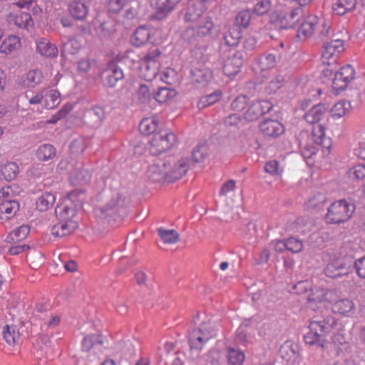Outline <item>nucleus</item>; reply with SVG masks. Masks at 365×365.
Wrapping results in <instances>:
<instances>
[{"label":"nucleus","mask_w":365,"mask_h":365,"mask_svg":"<svg viewBox=\"0 0 365 365\" xmlns=\"http://www.w3.org/2000/svg\"><path fill=\"white\" fill-rule=\"evenodd\" d=\"M227 358L230 364L240 365L245 361V356L241 350L229 347L227 349Z\"/></svg>","instance_id":"obj_48"},{"label":"nucleus","mask_w":365,"mask_h":365,"mask_svg":"<svg viewBox=\"0 0 365 365\" xmlns=\"http://www.w3.org/2000/svg\"><path fill=\"white\" fill-rule=\"evenodd\" d=\"M19 210L17 200L3 201L0 203V222L8 220L13 217Z\"/></svg>","instance_id":"obj_23"},{"label":"nucleus","mask_w":365,"mask_h":365,"mask_svg":"<svg viewBox=\"0 0 365 365\" xmlns=\"http://www.w3.org/2000/svg\"><path fill=\"white\" fill-rule=\"evenodd\" d=\"M101 336L96 334L88 335L82 341V349L88 351L96 344H101Z\"/></svg>","instance_id":"obj_53"},{"label":"nucleus","mask_w":365,"mask_h":365,"mask_svg":"<svg viewBox=\"0 0 365 365\" xmlns=\"http://www.w3.org/2000/svg\"><path fill=\"white\" fill-rule=\"evenodd\" d=\"M272 7L271 0H260L254 6L253 12L257 16H263L267 14Z\"/></svg>","instance_id":"obj_51"},{"label":"nucleus","mask_w":365,"mask_h":365,"mask_svg":"<svg viewBox=\"0 0 365 365\" xmlns=\"http://www.w3.org/2000/svg\"><path fill=\"white\" fill-rule=\"evenodd\" d=\"M331 33L329 20L311 15L304 19L300 23L296 38L299 41L311 40L313 43H319L329 38Z\"/></svg>","instance_id":"obj_1"},{"label":"nucleus","mask_w":365,"mask_h":365,"mask_svg":"<svg viewBox=\"0 0 365 365\" xmlns=\"http://www.w3.org/2000/svg\"><path fill=\"white\" fill-rule=\"evenodd\" d=\"M356 3V0H334L332 4L333 12L336 15H344L355 8Z\"/></svg>","instance_id":"obj_33"},{"label":"nucleus","mask_w":365,"mask_h":365,"mask_svg":"<svg viewBox=\"0 0 365 365\" xmlns=\"http://www.w3.org/2000/svg\"><path fill=\"white\" fill-rule=\"evenodd\" d=\"M6 20L10 24H14L19 28L29 29L34 25L31 15L20 11L10 12L6 15Z\"/></svg>","instance_id":"obj_16"},{"label":"nucleus","mask_w":365,"mask_h":365,"mask_svg":"<svg viewBox=\"0 0 365 365\" xmlns=\"http://www.w3.org/2000/svg\"><path fill=\"white\" fill-rule=\"evenodd\" d=\"M224 73L232 77L237 74L243 64L242 53L239 51L234 52L226 60L223 61Z\"/></svg>","instance_id":"obj_15"},{"label":"nucleus","mask_w":365,"mask_h":365,"mask_svg":"<svg viewBox=\"0 0 365 365\" xmlns=\"http://www.w3.org/2000/svg\"><path fill=\"white\" fill-rule=\"evenodd\" d=\"M204 12L201 1H190L185 9V20L187 22L196 23L204 16Z\"/></svg>","instance_id":"obj_18"},{"label":"nucleus","mask_w":365,"mask_h":365,"mask_svg":"<svg viewBox=\"0 0 365 365\" xmlns=\"http://www.w3.org/2000/svg\"><path fill=\"white\" fill-rule=\"evenodd\" d=\"M217 334L216 324L210 319L202 322L197 328L189 334L188 341L192 351L197 353L202 350L205 344Z\"/></svg>","instance_id":"obj_3"},{"label":"nucleus","mask_w":365,"mask_h":365,"mask_svg":"<svg viewBox=\"0 0 365 365\" xmlns=\"http://www.w3.org/2000/svg\"><path fill=\"white\" fill-rule=\"evenodd\" d=\"M355 71L351 65H346L339 68L332 80V88L336 91L344 90L354 79Z\"/></svg>","instance_id":"obj_13"},{"label":"nucleus","mask_w":365,"mask_h":365,"mask_svg":"<svg viewBox=\"0 0 365 365\" xmlns=\"http://www.w3.org/2000/svg\"><path fill=\"white\" fill-rule=\"evenodd\" d=\"M176 143V136L172 132L163 131L155 134L150 141L153 155H159L172 148Z\"/></svg>","instance_id":"obj_9"},{"label":"nucleus","mask_w":365,"mask_h":365,"mask_svg":"<svg viewBox=\"0 0 365 365\" xmlns=\"http://www.w3.org/2000/svg\"><path fill=\"white\" fill-rule=\"evenodd\" d=\"M60 170L68 171L71 175L72 183L77 184L88 180L90 178V173L88 170L82 168L81 165H74L66 160H62L58 165Z\"/></svg>","instance_id":"obj_12"},{"label":"nucleus","mask_w":365,"mask_h":365,"mask_svg":"<svg viewBox=\"0 0 365 365\" xmlns=\"http://www.w3.org/2000/svg\"><path fill=\"white\" fill-rule=\"evenodd\" d=\"M139 100L145 103L151 99L150 88L148 84H140L138 90Z\"/></svg>","instance_id":"obj_60"},{"label":"nucleus","mask_w":365,"mask_h":365,"mask_svg":"<svg viewBox=\"0 0 365 365\" xmlns=\"http://www.w3.org/2000/svg\"><path fill=\"white\" fill-rule=\"evenodd\" d=\"M21 47L19 36L9 35L6 37L0 44V53L4 55H12L16 53Z\"/></svg>","instance_id":"obj_19"},{"label":"nucleus","mask_w":365,"mask_h":365,"mask_svg":"<svg viewBox=\"0 0 365 365\" xmlns=\"http://www.w3.org/2000/svg\"><path fill=\"white\" fill-rule=\"evenodd\" d=\"M196 24L197 25L195 27L186 29L184 33L185 39L190 41L191 39L189 36L194 33L200 37L212 36L215 34L217 35L219 33V28L214 24L210 16H204Z\"/></svg>","instance_id":"obj_10"},{"label":"nucleus","mask_w":365,"mask_h":365,"mask_svg":"<svg viewBox=\"0 0 365 365\" xmlns=\"http://www.w3.org/2000/svg\"><path fill=\"white\" fill-rule=\"evenodd\" d=\"M150 33L145 26H140L131 37V42L136 46H140L148 42Z\"/></svg>","instance_id":"obj_38"},{"label":"nucleus","mask_w":365,"mask_h":365,"mask_svg":"<svg viewBox=\"0 0 365 365\" xmlns=\"http://www.w3.org/2000/svg\"><path fill=\"white\" fill-rule=\"evenodd\" d=\"M25 98L31 106L41 105L46 109H53L61 103L60 93L56 90L43 88L38 91L29 90Z\"/></svg>","instance_id":"obj_4"},{"label":"nucleus","mask_w":365,"mask_h":365,"mask_svg":"<svg viewBox=\"0 0 365 365\" xmlns=\"http://www.w3.org/2000/svg\"><path fill=\"white\" fill-rule=\"evenodd\" d=\"M30 232V227L28 225H22L12 230L6 237V241L9 243H15L24 240Z\"/></svg>","instance_id":"obj_35"},{"label":"nucleus","mask_w":365,"mask_h":365,"mask_svg":"<svg viewBox=\"0 0 365 365\" xmlns=\"http://www.w3.org/2000/svg\"><path fill=\"white\" fill-rule=\"evenodd\" d=\"M287 250L294 253L299 252L303 249V242L302 240L294 237L286 239Z\"/></svg>","instance_id":"obj_56"},{"label":"nucleus","mask_w":365,"mask_h":365,"mask_svg":"<svg viewBox=\"0 0 365 365\" xmlns=\"http://www.w3.org/2000/svg\"><path fill=\"white\" fill-rule=\"evenodd\" d=\"M325 202V197L322 194H318L309 199L306 202V208L308 210L315 209L317 207H320L324 202Z\"/></svg>","instance_id":"obj_61"},{"label":"nucleus","mask_w":365,"mask_h":365,"mask_svg":"<svg viewBox=\"0 0 365 365\" xmlns=\"http://www.w3.org/2000/svg\"><path fill=\"white\" fill-rule=\"evenodd\" d=\"M332 310L344 317H350L354 313L355 304L352 300L344 298L335 302Z\"/></svg>","instance_id":"obj_24"},{"label":"nucleus","mask_w":365,"mask_h":365,"mask_svg":"<svg viewBox=\"0 0 365 365\" xmlns=\"http://www.w3.org/2000/svg\"><path fill=\"white\" fill-rule=\"evenodd\" d=\"M349 176L353 179H363L365 177V165L359 164L352 167L349 171Z\"/></svg>","instance_id":"obj_59"},{"label":"nucleus","mask_w":365,"mask_h":365,"mask_svg":"<svg viewBox=\"0 0 365 365\" xmlns=\"http://www.w3.org/2000/svg\"><path fill=\"white\" fill-rule=\"evenodd\" d=\"M331 319H312L309 323V331L304 336V342L324 348L326 344L325 336L330 330Z\"/></svg>","instance_id":"obj_6"},{"label":"nucleus","mask_w":365,"mask_h":365,"mask_svg":"<svg viewBox=\"0 0 365 365\" xmlns=\"http://www.w3.org/2000/svg\"><path fill=\"white\" fill-rule=\"evenodd\" d=\"M302 15L300 9L279 6L269 17L272 24L279 29H290L300 21Z\"/></svg>","instance_id":"obj_5"},{"label":"nucleus","mask_w":365,"mask_h":365,"mask_svg":"<svg viewBox=\"0 0 365 365\" xmlns=\"http://www.w3.org/2000/svg\"><path fill=\"white\" fill-rule=\"evenodd\" d=\"M222 97V92L217 90L215 92L202 96L197 103V107L200 109L205 108L219 101Z\"/></svg>","instance_id":"obj_46"},{"label":"nucleus","mask_w":365,"mask_h":365,"mask_svg":"<svg viewBox=\"0 0 365 365\" xmlns=\"http://www.w3.org/2000/svg\"><path fill=\"white\" fill-rule=\"evenodd\" d=\"M86 148L85 140L79 137L72 140L70 145L71 152L74 155L82 153Z\"/></svg>","instance_id":"obj_57"},{"label":"nucleus","mask_w":365,"mask_h":365,"mask_svg":"<svg viewBox=\"0 0 365 365\" xmlns=\"http://www.w3.org/2000/svg\"><path fill=\"white\" fill-rule=\"evenodd\" d=\"M44 76L38 69L31 70L23 75L19 81L20 84L26 88H35L43 83Z\"/></svg>","instance_id":"obj_22"},{"label":"nucleus","mask_w":365,"mask_h":365,"mask_svg":"<svg viewBox=\"0 0 365 365\" xmlns=\"http://www.w3.org/2000/svg\"><path fill=\"white\" fill-rule=\"evenodd\" d=\"M19 172V166L16 163L8 162L0 166V179L11 181L16 178Z\"/></svg>","instance_id":"obj_32"},{"label":"nucleus","mask_w":365,"mask_h":365,"mask_svg":"<svg viewBox=\"0 0 365 365\" xmlns=\"http://www.w3.org/2000/svg\"><path fill=\"white\" fill-rule=\"evenodd\" d=\"M106 84L109 87H114L119 80L123 79L124 75L121 68L115 65H110L105 71Z\"/></svg>","instance_id":"obj_30"},{"label":"nucleus","mask_w":365,"mask_h":365,"mask_svg":"<svg viewBox=\"0 0 365 365\" xmlns=\"http://www.w3.org/2000/svg\"><path fill=\"white\" fill-rule=\"evenodd\" d=\"M36 51L43 56L53 58L58 55V48L55 44L46 38H39L36 41Z\"/></svg>","instance_id":"obj_26"},{"label":"nucleus","mask_w":365,"mask_h":365,"mask_svg":"<svg viewBox=\"0 0 365 365\" xmlns=\"http://www.w3.org/2000/svg\"><path fill=\"white\" fill-rule=\"evenodd\" d=\"M82 0L74 1L70 6L71 14L78 20H83L88 14V7Z\"/></svg>","instance_id":"obj_37"},{"label":"nucleus","mask_w":365,"mask_h":365,"mask_svg":"<svg viewBox=\"0 0 365 365\" xmlns=\"http://www.w3.org/2000/svg\"><path fill=\"white\" fill-rule=\"evenodd\" d=\"M128 0H110L108 9L110 13L117 14L120 12L127 4Z\"/></svg>","instance_id":"obj_62"},{"label":"nucleus","mask_w":365,"mask_h":365,"mask_svg":"<svg viewBox=\"0 0 365 365\" xmlns=\"http://www.w3.org/2000/svg\"><path fill=\"white\" fill-rule=\"evenodd\" d=\"M15 5L20 9H29L31 8L34 14H38L41 12V9L36 4L34 0H18Z\"/></svg>","instance_id":"obj_55"},{"label":"nucleus","mask_w":365,"mask_h":365,"mask_svg":"<svg viewBox=\"0 0 365 365\" xmlns=\"http://www.w3.org/2000/svg\"><path fill=\"white\" fill-rule=\"evenodd\" d=\"M327 111V107L324 104H318L310 109L305 115L306 121L313 125L319 124V122L324 116Z\"/></svg>","instance_id":"obj_27"},{"label":"nucleus","mask_w":365,"mask_h":365,"mask_svg":"<svg viewBox=\"0 0 365 365\" xmlns=\"http://www.w3.org/2000/svg\"><path fill=\"white\" fill-rule=\"evenodd\" d=\"M277 56L272 53H265L257 61L259 68L262 71L268 70L275 66Z\"/></svg>","instance_id":"obj_39"},{"label":"nucleus","mask_w":365,"mask_h":365,"mask_svg":"<svg viewBox=\"0 0 365 365\" xmlns=\"http://www.w3.org/2000/svg\"><path fill=\"white\" fill-rule=\"evenodd\" d=\"M212 78V72L208 68L195 71L192 74V81L202 86L206 85Z\"/></svg>","instance_id":"obj_43"},{"label":"nucleus","mask_w":365,"mask_h":365,"mask_svg":"<svg viewBox=\"0 0 365 365\" xmlns=\"http://www.w3.org/2000/svg\"><path fill=\"white\" fill-rule=\"evenodd\" d=\"M164 160L168 182L181 178L190 168V160L187 158H182L178 160L168 158Z\"/></svg>","instance_id":"obj_11"},{"label":"nucleus","mask_w":365,"mask_h":365,"mask_svg":"<svg viewBox=\"0 0 365 365\" xmlns=\"http://www.w3.org/2000/svg\"><path fill=\"white\" fill-rule=\"evenodd\" d=\"M283 81L284 79L282 76H275L274 78L271 79L266 83L264 86V91L267 94L276 93L282 86Z\"/></svg>","instance_id":"obj_50"},{"label":"nucleus","mask_w":365,"mask_h":365,"mask_svg":"<svg viewBox=\"0 0 365 365\" xmlns=\"http://www.w3.org/2000/svg\"><path fill=\"white\" fill-rule=\"evenodd\" d=\"M56 195L51 192H43L36 200V207L40 212H45L53 207L56 202Z\"/></svg>","instance_id":"obj_28"},{"label":"nucleus","mask_w":365,"mask_h":365,"mask_svg":"<svg viewBox=\"0 0 365 365\" xmlns=\"http://www.w3.org/2000/svg\"><path fill=\"white\" fill-rule=\"evenodd\" d=\"M252 14L250 10L240 11L235 16V24L233 25L240 29L249 27L251 21Z\"/></svg>","instance_id":"obj_45"},{"label":"nucleus","mask_w":365,"mask_h":365,"mask_svg":"<svg viewBox=\"0 0 365 365\" xmlns=\"http://www.w3.org/2000/svg\"><path fill=\"white\" fill-rule=\"evenodd\" d=\"M182 0H152L151 4L158 11L159 18L165 16Z\"/></svg>","instance_id":"obj_25"},{"label":"nucleus","mask_w":365,"mask_h":365,"mask_svg":"<svg viewBox=\"0 0 365 365\" xmlns=\"http://www.w3.org/2000/svg\"><path fill=\"white\" fill-rule=\"evenodd\" d=\"M222 354L218 349H211L206 354L201 361V365H220Z\"/></svg>","instance_id":"obj_42"},{"label":"nucleus","mask_w":365,"mask_h":365,"mask_svg":"<svg viewBox=\"0 0 365 365\" xmlns=\"http://www.w3.org/2000/svg\"><path fill=\"white\" fill-rule=\"evenodd\" d=\"M232 109L237 112L242 111L247 106V98L245 96L237 97L231 104Z\"/></svg>","instance_id":"obj_63"},{"label":"nucleus","mask_w":365,"mask_h":365,"mask_svg":"<svg viewBox=\"0 0 365 365\" xmlns=\"http://www.w3.org/2000/svg\"><path fill=\"white\" fill-rule=\"evenodd\" d=\"M260 131L265 135L269 137H277L284 132V126L276 120L267 119L262 121L259 125Z\"/></svg>","instance_id":"obj_20"},{"label":"nucleus","mask_w":365,"mask_h":365,"mask_svg":"<svg viewBox=\"0 0 365 365\" xmlns=\"http://www.w3.org/2000/svg\"><path fill=\"white\" fill-rule=\"evenodd\" d=\"M355 211V205L346 200H340L331 204L327 210L326 221L330 224H339L349 220Z\"/></svg>","instance_id":"obj_7"},{"label":"nucleus","mask_w":365,"mask_h":365,"mask_svg":"<svg viewBox=\"0 0 365 365\" xmlns=\"http://www.w3.org/2000/svg\"><path fill=\"white\" fill-rule=\"evenodd\" d=\"M208 155V148L206 144L201 143L195 148L192 151V159L195 162L203 161Z\"/></svg>","instance_id":"obj_52"},{"label":"nucleus","mask_w":365,"mask_h":365,"mask_svg":"<svg viewBox=\"0 0 365 365\" xmlns=\"http://www.w3.org/2000/svg\"><path fill=\"white\" fill-rule=\"evenodd\" d=\"M176 94L177 93L175 90L168 87H162L160 88L156 93H154V98L156 100V101L160 103H163L173 99L176 96Z\"/></svg>","instance_id":"obj_44"},{"label":"nucleus","mask_w":365,"mask_h":365,"mask_svg":"<svg viewBox=\"0 0 365 365\" xmlns=\"http://www.w3.org/2000/svg\"><path fill=\"white\" fill-rule=\"evenodd\" d=\"M3 337L9 345H14L19 340L20 334L16 327L13 325L4 326L2 331Z\"/></svg>","instance_id":"obj_41"},{"label":"nucleus","mask_w":365,"mask_h":365,"mask_svg":"<svg viewBox=\"0 0 365 365\" xmlns=\"http://www.w3.org/2000/svg\"><path fill=\"white\" fill-rule=\"evenodd\" d=\"M158 235L165 244H175L179 240V235L175 230H158Z\"/></svg>","instance_id":"obj_49"},{"label":"nucleus","mask_w":365,"mask_h":365,"mask_svg":"<svg viewBox=\"0 0 365 365\" xmlns=\"http://www.w3.org/2000/svg\"><path fill=\"white\" fill-rule=\"evenodd\" d=\"M160 52L155 49L144 56L138 62L139 76L146 81H151L157 78L160 63L159 56Z\"/></svg>","instance_id":"obj_8"},{"label":"nucleus","mask_w":365,"mask_h":365,"mask_svg":"<svg viewBox=\"0 0 365 365\" xmlns=\"http://www.w3.org/2000/svg\"><path fill=\"white\" fill-rule=\"evenodd\" d=\"M348 272L349 269L341 259H331L324 269L325 274L331 278L340 277L346 275Z\"/></svg>","instance_id":"obj_17"},{"label":"nucleus","mask_w":365,"mask_h":365,"mask_svg":"<svg viewBox=\"0 0 365 365\" xmlns=\"http://www.w3.org/2000/svg\"><path fill=\"white\" fill-rule=\"evenodd\" d=\"M159 125V119L157 116H151L143 119L139 125V130L144 135L154 133Z\"/></svg>","instance_id":"obj_34"},{"label":"nucleus","mask_w":365,"mask_h":365,"mask_svg":"<svg viewBox=\"0 0 365 365\" xmlns=\"http://www.w3.org/2000/svg\"><path fill=\"white\" fill-rule=\"evenodd\" d=\"M344 50V41L341 39L333 40L324 43L322 50V58L324 63L329 64L328 61L326 62L325 61L335 59Z\"/></svg>","instance_id":"obj_14"},{"label":"nucleus","mask_w":365,"mask_h":365,"mask_svg":"<svg viewBox=\"0 0 365 365\" xmlns=\"http://www.w3.org/2000/svg\"><path fill=\"white\" fill-rule=\"evenodd\" d=\"M264 171L273 176L280 175L282 170L279 168V163L272 160L268 161L264 165Z\"/></svg>","instance_id":"obj_58"},{"label":"nucleus","mask_w":365,"mask_h":365,"mask_svg":"<svg viewBox=\"0 0 365 365\" xmlns=\"http://www.w3.org/2000/svg\"><path fill=\"white\" fill-rule=\"evenodd\" d=\"M242 36V30L237 26H232L225 34L222 43L230 47L236 46L238 45Z\"/></svg>","instance_id":"obj_29"},{"label":"nucleus","mask_w":365,"mask_h":365,"mask_svg":"<svg viewBox=\"0 0 365 365\" xmlns=\"http://www.w3.org/2000/svg\"><path fill=\"white\" fill-rule=\"evenodd\" d=\"M332 292L320 287H315L311 289V293L308 294L307 300L312 303H324L330 300L329 296Z\"/></svg>","instance_id":"obj_31"},{"label":"nucleus","mask_w":365,"mask_h":365,"mask_svg":"<svg viewBox=\"0 0 365 365\" xmlns=\"http://www.w3.org/2000/svg\"><path fill=\"white\" fill-rule=\"evenodd\" d=\"M312 140L317 145H323L326 141L329 144V140L326 138L325 128L322 124H315L312 126ZM328 149L330 145L326 146Z\"/></svg>","instance_id":"obj_40"},{"label":"nucleus","mask_w":365,"mask_h":365,"mask_svg":"<svg viewBox=\"0 0 365 365\" xmlns=\"http://www.w3.org/2000/svg\"><path fill=\"white\" fill-rule=\"evenodd\" d=\"M71 197L72 194H70L55 209L58 222L52 227L51 233L56 237L70 235L78 227L77 208Z\"/></svg>","instance_id":"obj_2"},{"label":"nucleus","mask_w":365,"mask_h":365,"mask_svg":"<svg viewBox=\"0 0 365 365\" xmlns=\"http://www.w3.org/2000/svg\"><path fill=\"white\" fill-rule=\"evenodd\" d=\"M175 76V71L173 69L167 68L161 73H158L157 77H159L160 81L168 84L171 83V81Z\"/></svg>","instance_id":"obj_64"},{"label":"nucleus","mask_w":365,"mask_h":365,"mask_svg":"<svg viewBox=\"0 0 365 365\" xmlns=\"http://www.w3.org/2000/svg\"><path fill=\"white\" fill-rule=\"evenodd\" d=\"M259 104L256 102L252 103L251 106L248 108L247 111L244 114V118L247 120H254L262 115V110H259Z\"/></svg>","instance_id":"obj_54"},{"label":"nucleus","mask_w":365,"mask_h":365,"mask_svg":"<svg viewBox=\"0 0 365 365\" xmlns=\"http://www.w3.org/2000/svg\"><path fill=\"white\" fill-rule=\"evenodd\" d=\"M147 175L150 180L154 182H168L165 160H160L158 163L150 165L148 170Z\"/></svg>","instance_id":"obj_21"},{"label":"nucleus","mask_w":365,"mask_h":365,"mask_svg":"<svg viewBox=\"0 0 365 365\" xmlns=\"http://www.w3.org/2000/svg\"><path fill=\"white\" fill-rule=\"evenodd\" d=\"M351 106L347 101H340L336 103L330 110L331 116L334 119L344 117L351 110Z\"/></svg>","instance_id":"obj_36"},{"label":"nucleus","mask_w":365,"mask_h":365,"mask_svg":"<svg viewBox=\"0 0 365 365\" xmlns=\"http://www.w3.org/2000/svg\"><path fill=\"white\" fill-rule=\"evenodd\" d=\"M56 150L53 145L51 144H43L38 147L36 151V156L41 160H48L53 158Z\"/></svg>","instance_id":"obj_47"}]
</instances>
